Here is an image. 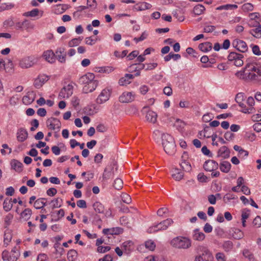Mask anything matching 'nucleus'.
I'll return each instance as SVG.
<instances>
[{
    "label": "nucleus",
    "instance_id": "obj_5",
    "mask_svg": "<svg viewBox=\"0 0 261 261\" xmlns=\"http://www.w3.org/2000/svg\"><path fill=\"white\" fill-rule=\"evenodd\" d=\"M218 167V163L211 160L205 161L203 164V168L205 171L212 172L211 174L212 177H217L219 176L220 172L219 171H217Z\"/></svg>",
    "mask_w": 261,
    "mask_h": 261
},
{
    "label": "nucleus",
    "instance_id": "obj_44",
    "mask_svg": "<svg viewBox=\"0 0 261 261\" xmlns=\"http://www.w3.org/2000/svg\"><path fill=\"white\" fill-rule=\"evenodd\" d=\"M53 208L60 207L63 204V200L60 198H57L51 200Z\"/></svg>",
    "mask_w": 261,
    "mask_h": 261
},
{
    "label": "nucleus",
    "instance_id": "obj_57",
    "mask_svg": "<svg viewBox=\"0 0 261 261\" xmlns=\"http://www.w3.org/2000/svg\"><path fill=\"white\" fill-rule=\"evenodd\" d=\"M213 118L214 116L213 115V114L208 113L203 115L202 119L203 122H209L213 119Z\"/></svg>",
    "mask_w": 261,
    "mask_h": 261
},
{
    "label": "nucleus",
    "instance_id": "obj_43",
    "mask_svg": "<svg viewBox=\"0 0 261 261\" xmlns=\"http://www.w3.org/2000/svg\"><path fill=\"white\" fill-rule=\"evenodd\" d=\"M222 248L225 252H229L233 248V243L230 241H225L222 244Z\"/></svg>",
    "mask_w": 261,
    "mask_h": 261
},
{
    "label": "nucleus",
    "instance_id": "obj_47",
    "mask_svg": "<svg viewBox=\"0 0 261 261\" xmlns=\"http://www.w3.org/2000/svg\"><path fill=\"white\" fill-rule=\"evenodd\" d=\"M19 256V252L16 250V248H13L10 254V260L12 261H16Z\"/></svg>",
    "mask_w": 261,
    "mask_h": 261
},
{
    "label": "nucleus",
    "instance_id": "obj_59",
    "mask_svg": "<svg viewBox=\"0 0 261 261\" xmlns=\"http://www.w3.org/2000/svg\"><path fill=\"white\" fill-rule=\"evenodd\" d=\"M121 199L123 202L127 204L130 203L132 201L130 196L126 193H123L121 195Z\"/></svg>",
    "mask_w": 261,
    "mask_h": 261
},
{
    "label": "nucleus",
    "instance_id": "obj_2",
    "mask_svg": "<svg viewBox=\"0 0 261 261\" xmlns=\"http://www.w3.org/2000/svg\"><path fill=\"white\" fill-rule=\"evenodd\" d=\"M162 145L165 151L169 155H173L176 151L174 139L170 134H164L162 136Z\"/></svg>",
    "mask_w": 261,
    "mask_h": 261
},
{
    "label": "nucleus",
    "instance_id": "obj_60",
    "mask_svg": "<svg viewBox=\"0 0 261 261\" xmlns=\"http://www.w3.org/2000/svg\"><path fill=\"white\" fill-rule=\"evenodd\" d=\"M87 5L88 8H91L92 9H95L97 7V2L96 0H87Z\"/></svg>",
    "mask_w": 261,
    "mask_h": 261
},
{
    "label": "nucleus",
    "instance_id": "obj_1",
    "mask_svg": "<svg viewBox=\"0 0 261 261\" xmlns=\"http://www.w3.org/2000/svg\"><path fill=\"white\" fill-rule=\"evenodd\" d=\"M240 80L245 81H257L261 76V66L255 62H247L245 67L235 74Z\"/></svg>",
    "mask_w": 261,
    "mask_h": 261
},
{
    "label": "nucleus",
    "instance_id": "obj_32",
    "mask_svg": "<svg viewBox=\"0 0 261 261\" xmlns=\"http://www.w3.org/2000/svg\"><path fill=\"white\" fill-rule=\"evenodd\" d=\"M231 164L227 161H223L220 164V169L224 173H228L231 169Z\"/></svg>",
    "mask_w": 261,
    "mask_h": 261
},
{
    "label": "nucleus",
    "instance_id": "obj_9",
    "mask_svg": "<svg viewBox=\"0 0 261 261\" xmlns=\"http://www.w3.org/2000/svg\"><path fill=\"white\" fill-rule=\"evenodd\" d=\"M233 47L242 53H245L248 50V46L246 43L240 39H235L232 43Z\"/></svg>",
    "mask_w": 261,
    "mask_h": 261
},
{
    "label": "nucleus",
    "instance_id": "obj_20",
    "mask_svg": "<svg viewBox=\"0 0 261 261\" xmlns=\"http://www.w3.org/2000/svg\"><path fill=\"white\" fill-rule=\"evenodd\" d=\"M98 82L96 80H94L92 82L86 85L83 88V91L85 93L93 92L97 87Z\"/></svg>",
    "mask_w": 261,
    "mask_h": 261
},
{
    "label": "nucleus",
    "instance_id": "obj_3",
    "mask_svg": "<svg viewBox=\"0 0 261 261\" xmlns=\"http://www.w3.org/2000/svg\"><path fill=\"white\" fill-rule=\"evenodd\" d=\"M172 246L179 249H188L191 246V241L188 238L177 237L171 241Z\"/></svg>",
    "mask_w": 261,
    "mask_h": 261
},
{
    "label": "nucleus",
    "instance_id": "obj_34",
    "mask_svg": "<svg viewBox=\"0 0 261 261\" xmlns=\"http://www.w3.org/2000/svg\"><path fill=\"white\" fill-rule=\"evenodd\" d=\"M243 57L244 56L242 54L237 53L236 52H231L228 56V60L229 61L233 62L234 63L237 60H238L239 59H243Z\"/></svg>",
    "mask_w": 261,
    "mask_h": 261
},
{
    "label": "nucleus",
    "instance_id": "obj_35",
    "mask_svg": "<svg viewBox=\"0 0 261 261\" xmlns=\"http://www.w3.org/2000/svg\"><path fill=\"white\" fill-rule=\"evenodd\" d=\"M172 176L176 180H180L184 176V173L179 169L175 168L172 171Z\"/></svg>",
    "mask_w": 261,
    "mask_h": 261
},
{
    "label": "nucleus",
    "instance_id": "obj_16",
    "mask_svg": "<svg viewBox=\"0 0 261 261\" xmlns=\"http://www.w3.org/2000/svg\"><path fill=\"white\" fill-rule=\"evenodd\" d=\"M36 93L33 91H29L22 98V102L25 105L32 103L36 98Z\"/></svg>",
    "mask_w": 261,
    "mask_h": 261
},
{
    "label": "nucleus",
    "instance_id": "obj_56",
    "mask_svg": "<svg viewBox=\"0 0 261 261\" xmlns=\"http://www.w3.org/2000/svg\"><path fill=\"white\" fill-rule=\"evenodd\" d=\"M237 198L236 196L231 193H227L223 197V200L225 202H229L231 200L236 199Z\"/></svg>",
    "mask_w": 261,
    "mask_h": 261
},
{
    "label": "nucleus",
    "instance_id": "obj_51",
    "mask_svg": "<svg viewBox=\"0 0 261 261\" xmlns=\"http://www.w3.org/2000/svg\"><path fill=\"white\" fill-rule=\"evenodd\" d=\"M232 237L234 239L240 240L244 237L243 232L238 229H236L232 233Z\"/></svg>",
    "mask_w": 261,
    "mask_h": 261
},
{
    "label": "nucleus",
    "instance_id": "obj_21",
    "mask_svg": "<svg viewBox=\"0 0 261 261\" xmlns=\"http://www.w3.org/2000/svg\"><path fill=\"white\" fill-rule=\"evenodd\" d=\"M28 132L24 128H19L17 133V139L18 141L22 142L28 138Z\"/></svg>",
    "mask_w": 261,
    "mask_h": 261
},
{
    "label": "nucleus",
    "instance_id": "obj_36",
    "mask_svg": "<svg viewBox=\"0 0 261 261\" xmlns=\"http://www.w3.org/2000/svg\"><path fill=\"white\" fill-rule=\"evenodd\" d=\"M249 33L255 38H261V25L259 24L256 28L250 30Z\"/></svg>",
    "mask_w": 261,
    "mask_h": 261
},
{
    "label": "nucleus",
    "instance_id": "obj_10",
    "mask_svg": "<svg viewBox=\"0 0 261 261\" xmlns=\"http://www.w3.org/2000/svg\"><path fill=\"white\" fill-rule=\"evenodd\" d=\"M73 86L72 84H68L64 86L60 91L59 97L60 98H68L73 93Z\"/></svg>",
    "mask_w": 261,
    "mask_h": 261
},
{
    "label": "nucleus",
    "instance_id": "obj_26",
    "mask_svg": "<svg viewBox=\"0 0 261 261\" xmlns=\"http://www.w3.org/2000/svg\"><path fill=\"white\" fill-rule=\"evenodd\" d=\"M12 238V231L10 229H7L4 234V245L7 247L11 241Z\"/></svg>",
    "mask_w": 261,
    "mask_h": 261
},
{
    "label": "nucleus",
    "instance_id": "obj_4",
    "mask_svg": "<svg viewBox=\"0 0 261 261\" xmlns=\"http://www.w3.org/2000/svg\"><path fill=\"white\" fill-rule=\"evenodd\" d=\"M173 221L171 219H167L158 224H154L149 227L147 229V232L149 233H152L160 230H166L173 223Z\"/></svg>",
    "mask_w": 261,
    "mask_h": 261
},
{
    "label": "nucleus",
    "instance_id": "obj_24",
    "mask_svg": "<svg viewBox=\"0 0 261 261\" xmlns=\"http://www.w3.org/2000/svg\"><path fill=\"white\" fill-rule=\"evenodd\" d=\"M230 150L228 148L225 146H223L219 148L218 151V156L223 159H227L229 157Z\"/></svg>",
    "mask_w": 261,
    "mask_h": 261
},
{
    "label": "nucleus",
    "instance_id": "obj_25",
    "mask_svg": "<svg viewBox=\"0 0 261 261\" xmlns=\"http://www.w3.org/2000/svg\"><path fill=\"white\" fill-rule=\"evenodd\" d=\"M43 14V11L39 10V9L35 8L33 9L30 11H28L23 13V16L25 17H35L38 15L42 17Z\"/></svg>",
    "mask_w": 261,
    "mask_h": 261
},
{
    "label": "nucleus",
    "instance_id": "obj_53",
    "mask_svg": "<svg viewBox=\"0 0 261 261\" xmlns=\"http://www.w3.org/2000/svg\"><path fill=\"white\" fill-rule=\"evenodd\" d=\"M14 7V5L9 3H3L0 5V12L5 10H10Z\"/></svg>",
    "mask_w": 261,
    "mask_h": 261
},
{
    "label": "nucleus",
    "instance_id": "obj_14",
    "mask_svg": "<svg viewBox=\"0 0 261 261\" xmlns=\"http://www.w3.org/2000/svg\"><path fill=\"white\" fill-rule=\"evenodd\" d=\"M135 99V94L131 92H124L119 97V100L122 103L131 102Z\"/></svg>",
    "mask_w": 261,
    "mask_h": 261
},
{
    "label": "nucleus",
    "instance_id": "obj_19",
    "mask_svg": "<svg viewBox=\"0 0 261 261\" xmlns=\"http://www.w3.org/2000/svg\"><path fill=\"white\" fill-rule=\"evenodd\" d=\"M134 78V75L132 74L126 73L124 76L121 77L118 82L120 86H126L130 84L131 80Z\"/></svg>",
    "mask_w": 261,
    "mask_h": 261
},
{
    "label": "nucleus",
    "instance_id": "obj_22",
    "mask_svg": "<svg viewBox=\"0 0 261 261\" xmlns=\"http://www.w3.org/2000/svg\"><path fill=\"white\" fill-rule=\"evenodd\" d=\"M151 5L146 2H140L137 3L133 7L134 10L136 11H144L151 8Z\"/></svg>",
    "mask_w": 261,
    "mask_h": 261
},
{
    "label": "nucleus",
    "instance_id": "obj_13",
    "mask_svg": "<svg viewBox=\"0 0 261 261\" xmlns=\"http://www.w3.org/2000/svg\"><path fill=\"white\" fill-rule=\"evenodd\" d=\"M16 27L18 30H26L33 29L34 28V25L28 19H25L23 21H19L16 23Z\"/></svg>",
    "mask_w": 261,
    "mask_h": 261
},
{
    "label": "nucleus",
    "instance_id": "obj_33",
    "mask_svg": "<svg viewBox=\"0 0 261 261\" xmlns=\"http://www.w3.org/2000/svg\"><path fill=\"white\" fill-rule=\"evenodd\" d=\"M198 48L203 52H207L212 49V44L208 42L200 43L198 46Z\"/></svg>",
    "mask_w": 261,
    "mask_h": 261
},
{
    "label": "nucleus",
    "instance_id": "obj_46",
    "mask_svg": "<svg viewBox=\"0 0 261 261\" xmlns=\"http://www.w3.org/2000/svg\"><path fill=\"white\" fill-rule=\"evenodd\" d=\"M12 203L11 198L10 199H6L3 203V207L5 211L8 212L11 210L12 207Z\"/></svg>",
    "mask_w": 261,
    "mask_h": 261
},
{
    "label": "nucleus",
    "instance_id": "obj_8",
    "mask_svg": "<svg viewBox=\"0 0 261 261\" xmlns=\"http://www.w3.org/2000/svg\"><path fill=\"white\" fill-rule=\"evenodd\" d=\"M47 126L48 129L55 131L56 133L60 131L61 127V123L57 118H50L46 121Z\"/></svg>",
    "mask_w": 261,
    "mask_h": 261
},
{
    "label": "nucleus",
    "instance_id": "obj_17",
    "mask_svg": "<svg viewBox=\"0 0 261 261\" xmlns=\"http://www.w3.org/2000/svg\"><path fill=\"white\" fill-rule=\"evenodd\" d=\"M94 74L89 72L80 77V82L86 85L94 81Z\"/></svg>",
    "mask_w": 261,
    "mask_h": 261
},
{
    "label": "nucleus",
    "instance_id": "obj_48",
    "mask_svg": "<svg viewBox=\"0 0 261 261\" xmlns=\"http://www.w3.org/2000/svg\"><path fill=\"white\" fill-rule=\"evenodd\" d=\"M144 66V69L145 71L152 70L154 69L158 65L157 63H149L143 64Z\"/></svg>",
    "mask_w": 261,
    "mask_h": 261
},
{
    "label": "nucleus",
    "instance_id": "obj_54",
    "mask_svg": "<svg viewBox=\"0 0 261 261\" xmlns=\"http://www.w3.org/2000/svg\"><path fill=\"white\" fill-rule=\"evenodd\" d=\"M32 215V210L30 208H25L21 214L22 217L25 219H29Z\"/></svg>",
    "mask_w": 261,
    "mask_h": 261
},
{
    "label": "nucleus",
    "instance_id": "obj_18",
    "mask_svg": "<svg viewBox=\"0 0 261 261\" xmlns=\"http://www.w3.org/2000/svg\"><path fill=\"white\" fill-rule=\"evenodd\" d=\"M44 59L49 63H53L56 61L55 54L52 50L45 51L43 54Z\"/></svg>",
    "mask_w": 261,
    "mask_h": 261
},
{
    "label": "nucleus",
    "instance_id": "obj_6",
    "mask_svg": "<svg viewBox=\"0 0 261 261\" xmlns=\"http://www.w3.org/2000/svg\"><path fill=\"white\" fill-rule=\"evenodd\" d=\"M38 61V59L34 56H27L21 58L19 61V66L23 69L32 67Z\"/></svg>",
    "mask_w": 261,
    "mask_h": 261
},
{
    "label": "nucleus",
    "instance_id": "obj_52",
    "mask_svg": "<svg viewBox=\"0 0 261 261\" xmlns=\"http://www.w3.org/2000/svg\"><path fill=\"white\" fill-rule=\"evenodd\" d=\"M243 254L246 258L248 259L249 261H254V256L249 250L245 249L243 252Z\"/></svg>",
    "mask_w": 261,
    "mask_h": 261
},
{
    "label": "nucleus",
    "instance_id": "obj_49",
    "mask_svg": "<svg viewBox=\"0 0 261 261\" xmlns=\"http://www.w3.org/2000/svg\"><path fill=\"white\" fill-rule=\"evenodd\" d=\"M145 247L150 251H153L156 247L154 241L149 240L145 242Z\"/></svg>",
    "mask_w": 261,
    "mask_h": 261
},
{
    "label": "nucleus",
    "instance_id": "obj_31",
    "mask_svg": "<svg viewBox=\"0 0 261 261\" xmlns=\"http://www.w3.org/2000/svg\"><path fill=\"white\" fill-rule=\"evenodd\" d=\"M157 114L152 111H148L146 115V120L151 123H155L156 121Z\"/></svg>",
    "mask_w": 261,
    "mask_h": 261
},
{
    "label": "nucleus",
    "instance_id": "obj_23",
    "mask_svg": "<svg viewBox=\"0 0 261 261\" xmlns=\"http://www.w3.org/2000/svg\"><path fill=\"white\" fill-rule=\"evenodd\" d=\"M122 249L124 253L129 254L134 249V243L132 241H127L122 243Z\"/></svg>",
    "mask_w": 261,
    "mask_h": 261
},
{
    "label": "nucleus",
    "instance_id": "obj_12",
    "mask_svg": "<svg viewBox=\"0 0 261 261\" xmlns=\"http://www.w3.org/2000/svg\"><path fill=\"white\" fill-rule=\"evenodd\" d=\"M144 68L143 63L134 64L131 65L128 68V72L134 73V77L139 76L141 74V71Z\"/></svg>",
    "mask_w": 261,
    "mask_h": 261
},
{
    "label": "nucleus",
    "instance_id": "obj_29",
    "mask_svg": "<svg viewBox=\"0 0 261 261\" xmlns=\"http://www.w3.org/2000/svg\"><path fill=\"white\" fill-rule=\"evenodd\" d=\"M205 10V7L202 5H196L193 9L192 13L194 16L200 15L204 13Z\"/></svg>",
    "mask_w": 261,
    "mask_h": 261
},
{
    "label": "nucleus",
    "instance_id": "obj_50",
    "mask_svg": "<svg viewBox=\"0 0 261 261\" xmlns=\"http://www.w3.org/2000/svg\"><path fill=\"white\" fill-rule=\"evenodd\" d=\"M123 181L121 179L117 178L114 182L113 186L116 190H119L123 187Z\"/></svg>",
    "mask_w": 261,
    "mask_h": 261
},
{
    "label": "nucleus",
    "instance_id": "obj_55",
    "mask_svg": "<svg viewBox=\"0 0 261 261\" xmlns=\"http://www.w3.org/2000/svg\"><path fill=\"white\" fill-rule=\"evenodd\" d=\"M242 9L244 12L251 11L253 9V6L251 3H246L242 5Z\"/></svg>",
    "mask_w": 261,
    "mask_h": 261
},
{
    "label": "nucleus",
    "instance_id": "obj_38",
    "mask_svg": "<svg viewBox=\"0 0 261 261\" xmlns=\"http://www.w3.org/2000/svg\"><path fill=\"white\" fill-rule=\"evenodd\" d=\"M95 211L98 213H104L105 207L103 204L100 202L96 201L93 204Z\"/></svg>",
    "mask_w": 261,
    "mask_h": 261
},
{
    "label": "nucleus",
    "instance_id": "obj_7",
    "mask_svg": "<svg viewBox=\"0 0 261 261\" xmlns=\"http://www.w3.org/2000/svg\"><path fill=\"white\" fill-rule=\"evenodd\" d=\"M112 90L108 88L102 89L96 98L95 101L97 104L102 105L108 101L111 96Z\"/></svg>",
    "mask_w": 261,
    "mask_h": 261
},
{
    "label": "nucleus",
    "instance_id": "obj_41",
    "mask_svg": "<svg viewBox=\"0 0 261 261\" xmlns=\"http://www.w3.org/2000/svg\"><path fill=\"white\" fill-rule=\"evenodd\" d=\"M180 166L182 170L186 172H190L192 170V167L189 161L181 162Z\"/></svg>",
    "mask_w": 261,
    "mask_h": 261
},
{
    "label": "nucleus",
    "instance_id": "obj_64",
    "mask_svg": "<svg viewBox=\"0 0 261 261\" xmlns=\"http://www.w3.org/2000/svg\"><path fill=\"white\" fill-rule=\"evenodd\" d=\"M48 259V256L45 253H40L38 254L37 261H46Z\"/></svg>",
    "mask_w": 261,
    "mask_h": 261
},
{
    "label": "nucleus",
    "instance_id": "obj_27",
    "mask_svg": "<svg viewBox=\"0 0 261 261\" xmlns=\"http://www.w3.org/2000/svg\"><path fill=\"white\" fill-rule=\"evenodd\" d=\"M47 199L45 198H39L36 200L34 203V206L36 209L43 208L46 205Z\"/></svg>",
    "mask_w": 261,
    "mask_h": 261
},
{
    "label": "nucleus",
    "instance_id": "obj_62",
    "mask_svg": "<svg viewBox=\"0 0 261 261\" xmlns=\"http://www.w3.org/2000/svg\"><path fill=\"white\" fill-rule=\"evenodd\" d=\"M251 46L252 47V52L254 55H257V56L261 55V51H260V48L258 45H251Z\"/></svg>",
    "mask_w": 261,
    "mask_h": 261
},
{
    "label": "nucleus",
    "instance_id": "obj_58",
    "mask_svg": "<svg viewBox=\"0 0 261 261\" xmlns=\"http://www.w3.org/2000/svg\"><path fill=\"white\" fill-rule=\"evenodd\" d=\"M77 255V252L74 250H71L67 253V257L69 260L73 261Z\"/></svg>",
    "mask_w": 261,
    "mask_h": 261
},
{
    "label": "nucleus",
    "instance_id": "obj_30",
    "mask_svg": "<svg viewBox=\"0 0 261 261\" xmlns=\"http://www.w3.org/2000/svg\"><path fill=\"white\" fill-rule=\"evenodd\" d=\"M205 237L204 233L200 231L198 229L194 230L193 231V239L194 240L201 241L204 239Z\"/></svg>",
    "mask_w": 261,
    "mask_h": 261
},
{
    "label": "nucleus",
    "instance_id": "obj_15",
    "mask_svg": "<svg viewBox=\"0 0 261 261\" xmlns=\"http://www.w3.org/2000/svg\"><path fill=\"white\" fill-rule=\"evenodd\" d=\"M56 59L58 60L59 62L62 63H64L66 62V52L65 50V48L63 47H59L57 48L56 51Z\"/></svg>",
    "mask_w": 261,
    "mask_h": 261
},
{
    "label": "nucleus",
    "instance_id": "obj_42",
    "mask_svg": "<svg viewBox=\"0 0 261 261\" xmlns=\"http://www.w3.org/2000/svg\"><path fill=\"white\" fill-rule=\"evenodd\" d=\"M237 8H238V6L237 5L226 4V5H222V6L217 7L216 10H233V9H236Z\"/></svg>",
    "mask_w": 261,
    "mask_h": 261
},
{
    "label": "nucleus",
    "instance_id": "obj_39",
    "mask_svg": "<svg viewBox=\"0 0 261 261\" xmlns=\"http://www.w3.org/2000/svg\"><path fill=\"white\" fill-rule=\"evenodd\" d=\"M244 98V95L242 93H239L237 94L235 100L236 102L239 104V106L242 109L245 108V103L243 102Z\"/></svg>",
    "mask_w": 261,
    "mask_h": 261
},
{
    "label": "nucleus",
    "instance_id": "obj_40",
    "mask_svg": "<svg viewBox=\"0 0 261 261\" xmlns=\"http://www.w3.org/2000/svg\"><path fill=\"white\" fill-rule=\"evenodd\" d=\"M206 261H212L213 259V256L212 253L207 249L205 248L202 256Z\"/></svg>",
    "mask_w": 261,
    "mask_h": 261
},
{
    "label": "nucleus",
    "instance_id": "obj_11",
    "mask_svg": "<svg viewBox=\"0 0 261 261\" xmlns=\"http://www.w3.org/2000/svg\"><path fill=\"white\" fill-rule=\"evenodd\" d=\"M247 104L248 107H247L245 105V108H243V109L241 110V112L245 114L254 113L255 112V109L253 107L255 104L254 98L251 96L249 97L247 100Z\"/></svg>",
    "mask_w": 261,
    "mask_h": 261
},
{
    "label": "nucleus",
    "instance_id": "obj_63",
    "mask_svg": "<svg viewBox=\"0 0 261 261\" xmlns=\"http://www.w3.org/2000/svg\"><path fill=\"white\" fill-rule=\"evenodd\" d=\"M216 258L217 261H226V256L225 254L222 252L216 253Z\"/></svg>",
    "mask_w": 261,
    "mask_h": 261
},
{
    "label": "nucleus",
    "instance_id": "obj_28",
    "mask_svg": "<svg viewBox=\"0 0 261 261\" xmlns=\"http://www.w3.org/2000/svg\"><path fill=\"white\" fill-rule=\"evenodd\" d=\"M12 167L16 172H20L23 170V164L20 162L16 160H13L11 163Z\"/></svg>",
    "mask_w": 261,
    "mask_h": 261
},
{
    "label": "nucleus",
    "instance_id": "obj_61",
    "mask_svg": "<svg viewBox=\"0 0 261 261\" xmlns=\"http://www.w3.org/2000/svg\"><path fill=\"white\" fill-rule=\"evenodd\" d=\"M250 212L248 209H243L242 211V220H246L250 216Z\"/></svg>",
    "mask_w": 261,
    "mask_h": 261
},
{
    "label": "nucleus",
    "instance_id": "obj_45",
    "mask_svg": "<svg viewBox=\"0 0 261 261\" xmlns=\"http://www.w3.org/2000/svg\"><path fill=\"white\" fill-rule=\"evenodd\" d=\"M88 109L89 110H88V111L87 112V113L89 115H93V114L97 113L99 110V107L95 104H93V105H92L89 106L88 108H86V110Z\"/></svg>",
    "mask_w": 261,
    "mask_h": 261
},
{
    "label": "nucleus",
    "instance_id": "obj_37",
    "mask_svg": "<svg viewBox=\"0 0 261 261\" xmlns=\"http://www.w3.org/2000/svg\"><path fill=\"white\" fill-rule=\"evenodd\" d=\"M83 39V37H79L71 39L68 43V47H72L78 46L81 43Z\"/></svg>",
    "mask_w": 261,
    "mask_h": 261
}]
</instances>
